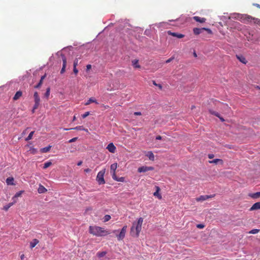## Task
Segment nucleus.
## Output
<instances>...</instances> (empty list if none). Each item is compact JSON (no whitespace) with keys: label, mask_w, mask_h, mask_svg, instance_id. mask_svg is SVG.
Wrapping results in <instances>:
<instances>
[{"label":"nucleus","mask_w":260,"mask_h":260,"mask_svg":"<svg viewBox=\"0 0 260 260\" xmlns=\"http://www.w3.org/2000/svg\"><path fill=\"white\" fill-rule=\"evenodd\" d=\"M143 222V218L140 217L137 221L133 223L131 228L130 234L132 237H138L142 230V225Z\"/></svg>","instance_id":"f257e3e1"},{"label":"nucleus","mask_w":260,"mask_h":260,"mask_svg":"<svg viewBox=\"0 0 260 260\" xmlns=\"http://www.w3.org/2000/svg\"><path fill=\"white\" fill-rule=\"evenodd\" d=\"M89 232L91 234L98 237L105 236L110 234L108 231L98 226H90Z\"/></svg>","instance_id":"f03ea898"},{"label":"nucleus","mask_w":260,"mask_h":260,"mask_svg":"<svg viewBox=\"0 0 260 260\" xmlns=\"http://www.w3.org/2000/svg\"><path fill=\"white\" fill-rule=\"evenodd\" d=\"M105 172L106 170L105 169H104L100 171L97 175L96 180L100 185L104 184L105 183V181L104 178Z\"/></svg>","instance_id":"7ed1b4c3"},{"label":"nucleus","mask_w":260,"mask_h":260,"mask_svg":"<svg viewBox=\"0 0 260 260\" xmlns=\"http://www.w3.org/2000/svg\"><path fill=\"white\" fill-rule=\"evenodd\" d=\"M126 231H127V226L126 225L123 226V228H122V229L121 230L119 234L116 235L117 240L118 241L122 240L124 238V237L125 236L126 233Z\"/></svg>","instance_id":"20e7f679"},{"label":"nucleus","mask_w":260,"mask_h":260,"mask_svg":"<svg viewBox=\"0 0 260 260\" xmlns=\"http://www.w3.org/2000/svg\"><path fill=\"white\" fill-rule=\"evenodd\" d=\"M252 20L253 21V22L254 23L257 24L258 25H260V19L253 18L250 16H246L245 17V22H251Z\"/></svg>","instance_id":"39448f33"},{"label":"nucleus","mask_w":260,"mask_h":260,"mask_svg":"<svg viewBox=\"0 0 260 260\" xmlns=\"http://www.w3.org/2000/svg\"><path fill=\"white\" fill-rule=\"evenodd\" d=\"M215 197V194L212 195H205V196H200L199 197L196 198V201L197 202H202L205 201L208 199L212 198Z\"/></svg>","instance_id":"423d86ee"},{"label":"nucleus","mask_w":260,"mask_h":260,"mask_svg":"<svg viewBox=\"0 0 260 260\" xmlns=\"http://www.w3.org/2000/svg\"><path fill=\"white\" fill-rule=\"evenodd\" d=\"M203 30H206V31H208L209 33H211V30L210 29H209V28H194L193 29V33L195 35H196L200 34L201 33H202V32Z\"/></svg>","instance_id":"0eeeda50"},{"label":"nucleus","mask_w":260,"mask_h":260,"mask_svg":"<svg viewBox=\"0 0 260 260\" xmlns=\"http://www.w3.org/2000/svg\"><path fill=\"white\" fill-rule=\"evenodd\" d=\"M153 170V168L152 167H147V166H143L138 168V171L139 173L142 172H146L148 171H152Z\"/></svg>","instance_id":"6e6552de"},{"label":"nucleus","mask_w":260,"mask_h":260,"mask_svg":"<svg viewBox=\"0 0 260 260\" xmlns=\"http://www.w3.org/2000/svg\"><path fill=\"white\" fill-rule=\"evenodd\" d=\"M61 57L62 59V67L60 71V74H63L66 71V68L67 66V59L64 55H61Z\"/></svg>","instance_id":"1a4fd4ad"},{"label":"nucleus","mask_w":260,"mask_h":260,"mask_svg":"<svg viewBox=\"0 0 260 260\" xmlns=\"http://www.w3.org/2000/svg\"><path fill=\"white\" fill-rule=\"evenodd\" d=\"M106 148L110 152L112 153H115L116 150V148L113 143H109L107 146Z\"/></svg>","instance_id":"9d476101"},{"label":"nucleus","mask_w":260,"mask_h":260,"mask_svg":"<svg viewBox=\"0 0 260 260\" xmlns=\"http://www.w3.org/2000/svg\"><path fill=\"white\" fill-rule=\"evenodd\" d=\"M168 35H171L172 36L177 37V38L181 39L184 37V35L181 34H178L177 32H173L170 30L167 31Z\"/></svg>","instance_id":"9b49d317"},{"label":"nucleus","mask_w":260,"mask_h":260,"mask_svg":"<svg viewBox=\"0 0 260 260\" xmlns=\"http://www.w3.org/2000/svg\"><path fill=\"white\" fill-rule=\"evenodd\" d=\"M6 183L8 185H15L14 179L12 177H8L6 180Z\"/></svg>","instance_id":"f8f14e48"},{"label":"nucleus","mask_w":260,"mask_h":260,"mask_svg":"<svg viewBox=\"0 0 260 260\" xmlns=\"http://www.w3.org/2000/svg\"><path fill=\"white\" fill-rule=\"evenodd\" d=\"M155 188H156V191L153 193V196L155 197H156L158 199H161L162 196L159 193V192L160 190V188L157 186H155Z\"/></svg>","instance_id":"ddd939ff"},{"label":"nucleus","mask_w":260,"mask_h":260,"mask_svg":"<svg viewBox=\"0 0 260 260\" xmlns=\"http://www.w3.org/2000/svg\"><path fill=\"white\" fill-rule=\"evenodd\" d=\"M258 209H260V202H256L252 206L249 210L251 211Z\"/></svg>","instance_id":"4468645a"},{"label":"nucleus","mask_w":260,"mask_h":260,"mask_svg":"<svg viewBox=\"0 0 260 260\" xmlns=\"http://www.w3.org/2000/svg\"><path fill=\"white\" fill-rule=\"evenodd\" d=\"M39 193H45L47 191V189L42 185L40 184L38 189Z\"/></svg>","instance_id":"2eb2a0df"},{"label":"nucleus","mask_w":260,"mask_h":260,"mask_svg":"<svg viewBox=\"0 0 260 260\" xmlns=\"http://www.w3.org/2000/svg\"><path fill=\"white\" fill-rule=\"evenodd\" d=\"M236 57L238 59V60L240 62H242L243 63L246 64L247 63V61L245 57L244 56L241 55H236Z\"/></svg>","instance_id":"dca6fc26"},{"label":"nucleus","mask_w":260,"mask_h":260,"mask_svg":"<svg viewBox=\"0 0 260 260\" xmlns=\"http://www.w3.org/2000/svg\"><path fill=\"white\" fill-rule=\"evenodd\" d=\"M193 20L196 21L197 22H200V23H204L206 21V18H201L199 16H194L193 17Z\"/></svg>","instance_id":"f3484780"},{"label":"nucleus","mask_w":260,"mask_h":260,"mask_svg":"<svg viewBox=\"0 0 260 260\" xmlns=\"http://www.w3.org/2000/svg\"><path fill=\"white\" fill-rule=\"evenodd\" d=\"M70 129H76L78 131H87V129L84 128L83 126H78L73 128H64V131H68Z\"/></svg>","instance_id":"a211bd4d"},{"label":"nucleus","mask_w":260,"mask_h":260,"mask_svg":"<svg viewBox=\"0 0 260 260\" xmlns=\"http://www.w3.org/2000/svg\"><path fill=\"white\" fill-rule=\"evenodd\" d=\"M22 95V92L21 91H18L16 92L15 94L14 95L13 99L14 101H16L18 100Z\"/></svg>","instance_id":"6ab92c4d"},{"label":"nucleus","mask_w":260,"mask_h":260,"mask_svg":"<svg viewBox=\"0 0 260 260\" xmlns=\"http://www.w3.org/2000/svg\"><path fill=\"white\" fill-rule=\"evenodd\" d=\"M91 103H94L96 104H99L98 101L94 98H90L87 101V102L85 104V105L87 106L89 105Z\"/></svg>","instance_id":"aec40b11"},{"label":"nucleus","mask_w":260,"mask_h":260,"mask_svg":"<svg viewBox=\"0 0 260 260\" xmlns=\"http://www.w3.org/2000/svg\"><path fill=\"white\" fill-rule=\"evenodd\" d=\"M34 101L35 103H40V98L39 97V94L38 92L36 91L35 92L34 94Z\"/></svg>","instance_id":"412c9836"},{"label":"nucleus","mask_w":260,"mask_h":260,"mask_svg":"<svg viewBox=\"0 0 260 260\" xmlns=\"http://www.w3.org/2000/svg\"><path fill=\"white\" fill-rule=\"evenodd\" d=\"M209 112H210L211 114H213V115H215L216 116L218 117L220 119V120L221 121H222V122H223V121H224V119H223V117H220V115H219V114L218 113L216 112H214V111H212V110H209Z\"/></svg>","instance_id":"4be33fe9"},{"label":"nucleus","mask_w":260,"mask_h":260,"mask_svg":"<svg viewBox=\"0 0 260 260\" xmlns=\"http://www.w3.org/2000/svg\"><path fill=\"white\" fill-rule=\"evenodd\" d=\"M249 196L253 199H257L260 197V192H257L253 193H250Z\"/></svg>","instance_id":"5701e85b"},{"label":"nucleus","mask_w":260,"mask_h":260,"mask_svg":"<svg viewBox=\"0 0 260 260\" xmlns=\"http://www.w3.org/2000/svg\"><path fill=\"white\" fill-rule=\"evenodd\" d=\"M39 242V240L36 239H34L31 242H30V247L31 248H32L34 247H35V246L38 244Z\"/></svg>","instance_id":"b1692460"},{"label":"nucleus","mask_w":260,"mask_h":260,"mask_svg":"<svg viewBox=\"0 0 260 260\" xmlns=\"http://www.w3.org/2000/svg\"><path fill=\"white\" fill-rule=\"evenodd\" d=\"M117 168V163H114V164H112L110 167L111 173L115 172Z\"/></svg>","instance_id":"393cba45"},{"label":"nucleus","mask_w":260,"mask_h":260,"mask_svg":"<svg viewBox=\"0 0 260 260\" xmlns=\"http://www.w3.org/2000/svg\"><path fill=\"white\" fill-rule=\"evenodd\" d=\"M218 162H220L221 164H223V160L222 159H221L216 158V159H213L212 160L209 161V162L210 164H216Z\"/></svg>","instance_id":"a878e982"},{"label":"nucleus","mask_w":260,"mask_h":260,"mask_svg":"<svg viewBox=\"0 0 260 260\" xmlns=\"http://www.w3.org/2000/svg\"><path fill=\"white\" fill-rule=\"evenodd\" d=\"M139 60L138 59H135L132 61L133 66L136 68H140V66L138 64Z\"/></svg>","instance_id":"bb28decb"},{"label":"nucleus","mask_w":260,"mask_h":260,"mask_svg":"<svg viewBox=\"0 0 260 260\" xmlns=\"http://www.w3.org/2000/svg\"><path fill=\"white\" fill-rule=\"evenodd\" d=\"M51 147L50 146H49L48 147H46L43 148L41 149V151L42 153L48 152V151H50V150L51 149Z\"/></svg>","instance_id":"cd10ccee"},{"label":"nucleus","mask_w":260,"mask_h":260,"mask_svg":"<svg viewBox=\"0 0 260 260\" xmlns=\"http://www.w3.org/2000/svg\"><path fill=\"white\" fill-rule=\"evenodd\" d=\"M13 205L14 203H10L8 205L5 206L3 208V209L5 211H7Z\"/></svg>","instance_id":"c85d7f7f"},{"label":"nucleus","mask_w":260,"mask_h":260,"mask_svg":"<svg viewBox=\"0 0 260 260\" xmlns=\"http://www.w3.org/2000/svg\"><path fill=\"white\" fill-rule=\"evenodd\" d=\"M148 156L150 160H153L154 159V155L151 151L148 152Z\"/></svg>","instance_id":"c756f323"},{"label":"nucleus","mask_w":260,"mask_h":260,"mask_svg":"<svg viewBox=\"0 0 260 260\" xmlns=\"http://www.w3.org/2000/svg\"><path fill=\"white\" fill-rule=\"evenodd\" d=\"M52 165V162L50 161L46 162L43 167L44 169H46Z\"/></svg>","instance_id":"7c9ffc66"},{"label":"nucleus","mask_w":260,"mask_h":260,"mask_svg":"<svg viewBox=\"0 0 260 260\" xmlns=\"http://www.w3.org/2000/svg\"><path fill=\"white\" fill-rule=\"evenodd\" d=\"M34 131H32L29 133L28 137L25 139V141H27L32 139V136L34 134Z\"/></svg>","instance_id":"2f4dec72"},{"label":"nucleus","mask_w":260,"mask_h":260,"mask_svg":"<svg viewBox=\"0 0 260 260\" xmlns=\"http://www.w3.org/2000/svg\"><path fill=\"white\" fill-rule=\"evenodd\" d=\"M259 232V230L258 229H253L251 231H250L248 233L251 234H255L258 233Z\"/></svg>","instance_id":"473e14b6"},{"label":"nucleus","mask_w":260,"mask_h":260,"mask_svg":"<svg viewBox=\"0 0 260 260\" xmlns=\"http://www.w3.org/2000/svg\"><path fill=\"white\" fill-rule=\"evenodd\" d=\"M106 252L103 251V252H98L97 253V255L99 257H102L106 255Z\"/></svg>","instance_id":"72a5a7b5"},{"label":"nucleus","mask_w":260,"mask_h":260,"mask_svg":"<svg viewBox=\"0 0 260 260\" xmlns=\"http://www.w3.org/2000/svg\"><path fill=\"white\" fill-rule=\"evenodd\" d=\"M29 151L32 153V154H35L36 153V152H37V150L36 149L33 148V147H30L29 150Z\"/></svg>","instance_id":"f704fd0d"},{"label":"nucleus","mask_w":260,"mask_h":260,"mask_svg":"<svg viewBox=\"0 0 260 260\" xmlns=\"http://www.w3.org/2000/svg\"><path fill=\"white\" fill-rule=\"evenodd\" d=\"M110 219H111L110 215H106L104 216V222H107V221H109Z\"/></svg>","instance_id":"c9c22d12"},{"label":"nucleus","mask_w":260,"mask_h":260,"mask_svg":"<svg viewBox=\"0 0 260 260\" xmlns=\"http://www.w3.org/2000/svg\"><path fill=\"white\" fill-rule=\"evenodd\" d=\"M43 82V81L40 80V81L38 83V84L35 86V88H40L41 86L42 85Z\"/></svg>","instance_id":"e433bc0d"},{"label":"nucleus","mask_w":260,"mask_h":260,"mask_svg":"<svg viewBox=\"0 0 260 260\" xmlns=\"http://www.w3.org/2000/svg\"><path fill=\"white\" fill-rule=\"evenodd\" d=\"M24 192L23 190H21L18 192H17L14 196H15V197H16L17 198L20 197L22 194V193Z\"/></svg>","instance_id":"4c0bfd02"},{"label":"nucleus","mask_w":260,"mask_h":260,"mask_svg":"<svg viewBox=\"0 0 260 260\" xmlns=\"http://www.w3.org/2000/svg\"><path fill=\"white\" fill-rule=\"evenodd\" d=\"M50 88H48L47 89H46V93H45V96L48 98V96H49L50 95Z\"/></svg>","instance_id":"58836bf2"},{"label":"nucleus","mask_w":260,"mask_h":260,"mask_svg":"<svg viewBox=\"0 0 260 260\" xmlns=\"http://www.w3.org/2000/svg\"><path fill=\"white\" fill-rule=\"evenodd\" d=\"M153 84L157 86L160 89H161L162 88V86L161 84H157L155 81H153Z\"/></svg>","instance_id":"ea45409f"},{"label":"nucleus","mask_w":260,"mask_h":260,"mask_svg":"<svg viewBox=\"0 0 260 260\" xmlns=\"http://www.w3.org/2000/svg\"><path fill=\"white\" fill-rule=\"evenodd\" d=\"M124 180H125V179L123 177H118L117 179L116 180V181H117L122 182H124Z\"/></svg>","instance_id":"a19ab883"},{"label":"nucleus","mask_w":260,"mask_h":260,"mask_svg":"<svg viewBox=\"0 0 260 260\" xmlns=\"http://www.w3.org/2000/svg\"><path fill=\"white\" fill-rule=\"evenodd\" d=\"M111 174H112V178L114 180H116L117 179V177L116 176V172H112L111 173Z\"/></svg>","instance_id":"79ce46f5"},{"label":"nucleus","mask_w":260,"mask_h":260,"mask_svg":"<svg viewBox=\"0 0 260 260\" xmlns=\"http://www.w3.org/2000/svg\"><path fill=\"white\" fill-rule=\"evenodd\" d=\"M78 58H76L74 61V64H73V66L74 67H77V66H78Z\"/></svg>","instance_id":"37998d69"},{"label":"nucleus","mask_w":260,"mask_h":260,"mask_svg":"<svg viewBox=\"0 0 260 260\" xmlns=\"http://www.w3.org/2000/svg\"><path fill=\"white\" fill-rule=\"evenodd\" d=\"M89 115V112H86L85 113H84L83 115H82V117L83 118H85L87 116H88Z\"/></svg>","instance_id":"c03bdc74"},{"label":"nucleus","mask_w":260,"mask_h":260,"mask_svg":"<svg viewBox=\"0 0 260 260\" xmlns=\"http://www.w3.org/2000/svg\"><path fill=\"white\" fill-rule=\"evenodd\" d=\"M197 227L199 229H203L205 227V225L203 224H198L197 225Z\"/></svg>","instance_id":"a18cd8bd"},{"label":"nucleus","mask_w":260,"mask_h":260,"mask_svg":"<svg viewBox=\"0 0 260 260\" xmlns=\"http://www.w3.org/2000/svg\"><path fill=\"white\" fill-rule=\"evenodd\" d=\"M77 139H78L77 137L73 138L69 141V143H72V142H75L77 140Z\"/></svg>","instance_id":"49530a36"},{"label":"nucleus","mask_w":260,"mask_h":260,"mask_svg":"<svg viewBox=\"0 0 260 260\" xmlns=\"http://www.w3.org/2000/svg\"><path fill=\"white\" fill-rule=\"evenodd\" d=\"M40 105V103H35V104H34V107H33V109H38L39 106Z\"/></svg>","instance_id":"de8ad7c7"},{"label":"nucleus","mask_w":260,"mask_h":260,"mask_svg":"<svg viewBox=\"0 0 260 260\" xmlns=\"http://www.w3.org/2000/svg\"><path fill=\"white\" fill-rule=\"evenodd\" d=\"M174 59V57H172L166 61V63H168L172 61Z\"/></svg>","instance_id":"09e8293b"},{"label":"nucleus","mask_w":260,"mask_h":260,"mask_svg":"<svg viewBox=\"0 0 260 260\" xmlns=\"http://www.w3.org/2000/svg\"><path fill=\"white\" fill-rule=\"evenodd\" d=\"M222 106L223 107V108H225V109H230V108L229 107V106L227 105V104H221Z\"/></svg>","instance_id":"8fccbe9b"},{"label":"nucleus","mask_w":260,"mask_h":260,"mask_svg":"<svg viewBox=\"0 0 260 260\" xmlns=\"http://www.w3.org/2000/svg\"><path fill=\"white\" fill-rule=\"evenodd\" d=\"M12 200H13L12 203H14V204L15 203H16L17 202V198L16 197H15V196H14L12 198Z\"/></svg>","instance_id":"3c124183"},{"label":"nucleus","mask_w":260,"mask_h":260,"mask_svg":"<svg viewBox=\"0 0 260 260\" xmlns=\"http://www.w3.org/2000/svg\"><path fill=\"white\" fill-rule=\"evenodd\" d=\"M73 72L74 73H75V75H77L78 73V70L77 69V68L76 67H74V69H73Z\"/></svg>","instance_id":"603ef678"},{"label":"nucleus","mask_w":260,"mask_h":260,"mask_svg":"<svg viewBox=\"0 0 260 260\" xmlns=\"http://www.w3.org/2000/svg\"><path fill=\"white\" fill-rule=\"evenodd\" d=\"M134 114L136 116H139L142 115L140 112H134Z\"/></svg>","instance_id":"864d4df0"},{"label":"nucleus","mask_w":260,"mask_h":260,"mask_svg":"<svg viewBox=\"0 0 260 260\" xmlns=\"http://www.w3.org/2000/svg\"><path fill=\"white\" fill-rule=\"evenodd\" d=\"M91 68V66L90 64H87L86 66V70L88 71Z\"/></svg>","instance_id":"5fc2aeb1"},{"label":"nucleus","mask_w":260,"mask_h":260,"mask_svg":"<svg viewBox=\"0 0 260 260\" xmlns=\"http://www.w3.org/2000/svg\"><path fill=\"white\" fill-rule=\"evenodd\" d=\"M214 155L213 154H208V157L210 159H212L214 157Z\"/></svg>","instance_id":"6e6d98bb"},{"label":"nucleus","mask_w":260,"mask_h":260,"mask_svg":"<svg viewBox=\"0 0 260 260\" xmlns=\"http://www.w3.org/2000/svg\"><path fill=\"white\" fill-rule=\"evenodd\" d=\"M162 139V137L161 136H157L156 137V140H160Z\"/></svg>","instance_id":"4d7b16f0"},{"label":"nucleus","mask_w":260,"mask_h":260,"mask_svg":"<svg viewBox=\"0 0 260 260\" xmlns=\"http://www.w3.org/2000/svg\"><path fill=\"white\" fill-rule=\"evenodd\" d=\"M45 77H46V75H44V76L41 77L40 80L43 81V80Z\"/></svg>","instance_id":"13d9d810"},{"label":"nucleus","mask_w":260,"mask_h":260,"mask_svg":"<svg viewBox=\"0 0 260 260\" xmlns=\"http://www.w3.org/2000/svg\"><path fill=\"white\" fill-rule=\"evenodd\" d=\"M90 171H91L90 169H89L88 168L84 170V171L86 173L89 172Z\"/></svg>","instance_id":"bf43d9fd"},{"label":"nucleus","mask_w":260,"mask_h":260,"mask_svg":"<svg viewBox=\"0 0 260 260\" xmlns=\"http://www.w3.org/2000/svg\"><path fill=\"white\" fill-rule=\"evenodd\" d=\"M82 164V161H80L78 162L77 165L79 166H81Z\"/></svg>","instance_id":"052dcab7"},{"label":"nucleus","mask_w":260,"mask_h":260,"mask_svg":"<svg viewBox=\"0 0 260 260\" xmlns=\"http://www.w3.org/2000/svg\"><path fill=\"white\" fill-rule=\"evenodd\" d=\"M76 120V116H74L72 121H75Z\"/></svg>","instance_id":"680f3d73"},{"label":"nucleus","mask_w":260,"mask_h":260,"mask_svg":"<svg viewBox=\"0 0 260 260\" xmlns=\"http://www.w3.org/2000/svg\"><path fill=\"white\" fill-rule=\"evenodd\" d=\"M24 257V254H22L20 256V258L21 259H23Z\"/></svg>","instance_id":"e2e57ef3"},{"label":"nucleus","mask_w":260,"mask_h":260,"mask_svg":"<svg viewBox=\"0 0 260 260\" xmlns=\"http://www.w3.org/2000/svg\"><path fill=\"white\" fill-rule=\"evenodd\" d=\"M193 56H194V57H197V53H196V52H193Z\"/></svg>","instance_id":"0e129e2a"},{"label":"nucleus","mask_w":260,"mask_h":260,"mask_svg":"<svg viewBox=\"0 0 260 260\" xmlns=\"http://www.w3.org/2000/svg\"><path fill=\"white\" fill-rule=\"evenodd\" d=\"M194 108H195V106H192L191 107V109L192 110Z\"/></svg>","instance_id":"69168bd1"},{"label":"nucleus","mask_w":260,"mask_h":260,"mask_svg":"<svg viewBox=\"0 0 260 260\" xmlns=\"http://www.w3.org/2000/svg\"><path fill=\"white\" fill-rule=\"evenodd\" d=\"M35 110L36 109H32V113H35Z\"/></svg>","instance_id":"338daca9"},{"label":"nucleus","mask_w":260,"mask_h":260,"mask_svg":"<svg viewBox=\"0 0 260 260\" xmlns=\"http://www.w3.org/2000/svg\"><path fill=\"white\" fill-rule=\"evenodd\" d=\"M255 5L257 7H259V5L258 4H255Z\"/></svg>","instance_id":"774afa93"}]
</instances>
